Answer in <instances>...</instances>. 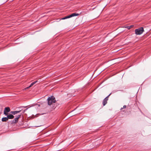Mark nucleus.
Wrapping results in <instances>:
<instances>
[{
  "mask_svg": "<svg viewBox=\"0 0 151 151\" xmlns=\"http://www.w3.org/2000/svg\"><path fill=\"white\" fill-rule=\"evenodd\" d=\"M37 81H35L34 82H33L30 85V86L29 87H27L26 89H27L28 88H29V87H31L33 85H34V84H35L36 82H37Z\"/></svg>",
  "mask_w": 151,
  "mask_h": 151,
  "instance_id": "0eeeda50",
  "label": "nucleus"
},
{
  "mask_svg": "<svg viewBox=\"0 0 151 151\" xmlns=\"http://www.w3.org/2000/svg\"><path fill=\"white\" fill-rule=\"evenodd\" d=\"M27 109H25V110L24 111L23 113H24L25 112V111H26V110H27Z\"/></svg>",
  "mask_w": 151,
  "mask_h": 151,
  "instance_id": "4468645a",
  "label": "nucleus"
},
{
  "mask_svg": "<svg viewBox=\"0 0 151 151\" xmlns=\"http://www.w3.org/2000/svg\"><path fill=\"white\" fill-rule=\"evenodd\" d=\"M10 109L9 107H6L4 110V114L6 115H7L8 114V112L10 111Z\"/></svg>",
  "mask_w": 151,
  "mask_h": 151,
  "instance_id": "20e7f679",
  "label": "nucleus"
},
{
  "mask_svg": "<svg viewBox=\"0 0 151 151\" xmlns=\"http://www.w3.org/2000/svg\"><path fill=\"white\" fill-rule=\"evenodd\" d=\"M126 108V105H124L123 106V108H122L121 109H124Z\"/></svg>",
  "mask_w": 151,
  "mask_h": 151,
  "instance_id": "f8f14e48",
  "label": "nucleus"
},
{
  "mask_svg": "<svg viewBox=\"0 0 151 151\" xmlns=\"http://www.w3.org/2000/svg\"><path fill=\"white\" fill-rule=\"evenodd\" d=\"M79 15V14L78 13H73L69 15L68 16H67L66 17H65L63 18L62 19H66L68 18H70V17H73L74 16H77Z\"/></svg>",
  "mask_w": 151,
  "mask_h": 151,
  "instance_id": "7ed1b4c3",
  "label": "nucleus"
},
{
  "mask_svg": "<svg viewBox=\"0 0 151 151\" xmlns=\"http://www.w3.org/2000/svg\"><path fill=\"white\" fill-rule=\"evenodd\" d=\"M20 116L21 115H18L17 116H16V117L15 118V119L13 120L12 121V123H15L17 122L18 121L19 118L20 117Z\"/></svg>",
  "mask_w": 151,
  "mask_h": 151,
  "instance_id": "39448f33",
  "label": "nucleus"
},
{
  "mask_svg": "<svg viewBox=\"0 0 151 151\" xmlns=\"http://www.w3.org/2000/svg\"><path fill=\"white\" fill-rule=\"evenodd\" d=\"M133 27V25H131L130 26H127L125 27V28H127L128 29H130Z\"/></svg>",
  "mask_w": 151,
  "mask_h": 151,
  "instance_id": "9d476101",
  "label": "nucleus"
},
{
  "mask_svg": "<svg viewBox=\"0 0 151 151\" xmlns=\"http://www.w3.org/2000/svg\"><path fill=\"white\" fill-rule=\"evenodd\" d=\"M21 111V110L19 111H11V113H12V114H13V115H15L16 114H17L19 112H20Z\"/></svg>",
  "mask_w": 151,
  "mask_h": 151,
  "instance_id": "6e6552de",
  "label": "nucleus"
},
{
  "mask_svg": "<svg viewBox=\"0 0 151 151\" xmlns=\"http://www.w3.org/2000/svg\"><path fill=\"white\" fill-rule=\"evenodd\" d=\"M102 104L104 106V100L102 101Z\"/></svg>",
  "mask_w": 151,
  "mask_h": 151,
  "instance_id": "2eb2a0df",
  "label": "nucleus"
},
{
  "mask_svg": "<svg viewBox=\"0 0 151 151\" xmlns=\"http://www.w3.org/2000/svg\"><path fill=\"white\" fill-rule=\"evenodd\" d=\"M111 93H110L108 96H106L105 98H104V100L105 101H107L108 99V97L110 95Z\"/></svg>",
  "mask_w": 151,
  "mask_h": 151,
  "instance_id": "9b49d317",
  "label": "nucleus"
},
{
  "mask_svg": "<svg viewBox=\"0 0 151 151\" xmlns=\"http://www.w3.org/2000/svg\"><path fill=\"white\" fill-rule=\"evenodd\" d=\"M48 104L49 105H50L53 103H55L56 100L55 98L53 96H51L50 97H49L47 99Z\"/></svg>",
  "mask_w": 151,
  "mask_h": 151,
  "instance_id": "f257e3e1",
  "label": "nucleus"
},
{
  "mask_svg": "<svg viewBox=\"0 0 151 151\" xmlns=\"http://www.w3.org/2000/svg\"><path fill=\"white\" fill-rule=\"evenodd\" d=\"M144 31V28L143 27H141L135 30V34L137 35H140Z\"/></svg>",
  "mask_w": 151,
  "mask_h": 151,
  "instance_id": "f03ea898",
  "label": "nucleus"
},
{
  "mask_svg": "<svg viewBox=\"0 0 151 151\" xmlns=\"http://www.w3.org/2000/svg\"><path fill=\"white\" fill-rule=\"evenodd\" d=\"M107 103V101L104 100V106Z\"/></svg>",
  "mask_w": 151,
  "mask_h": 151,
  "instance_id": "ddd939ff",
  "label": "nucleus"
},
{
  "mask_svg": "<svg viewBox=\"0 0 151 151\" xmlns=\"http://www.w3.org/2000/svg\"><path fill=\"white\" fill-rule=\"evenodd\" d=\"M8 118L7 117H3L2 119L1 120L2 122H5L8 121Z\"/></svg>",
  "mask_w": 151,
  "mask_h": 151,
  "instance_id": "1a4fd4ad",
  "label": "nucleus"
},
{
  "mask_svg": "<svg viewBox=\"0 0 151 151\" xmlns=\"http://www.w3.org/2000/svg\"><path fill=\"white\" fill-rule=\"evenodd\" d=\"M7 117L8 119H13L14 118V116L12 114L7 115Z\"/></svg>",
  "mask_w": 151,
  "mask_h": 151,
  "instance_id": "423d86ee",
  "label": "nucleus"
}]
</instances>
